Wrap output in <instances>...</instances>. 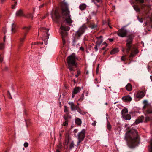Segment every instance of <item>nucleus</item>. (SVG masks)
<instances>
[{
    "instance_id": "55",
    "label": "nucleus",
    "mask_w": 152,
    "mask_h": 152,
    "mask_svg": "<svg viewBox=\"0 0 152 152\" xmlns=\"http://www.w3.org/2000/svg\"><path fill=\"white\" fill-rule=\"evenodd\" d=\"M80 50H81L82 51H83L84 50L83 48L82 47H80Z\"/></svg>"
},
{
    "instance_id": "3",
    "label": "nucleus",
    "mask_w": 152,
    "mask_h": 152,
    "mask_svg": "<svg viewBox=\"0 0 152 152\" xmlns=\"http://www.w3.org/2000/svg\"><path fill=\"white\" fill-rule=\"evenodd\" d=\"M62 15L63 18H65L66 22L69 24L71 23L72 21L71 19V16L69 14L70 12L69 11L68 7H62Z\"/></svg>"
},
{
    "instance_id": "64",
    "label": "nucleus",
    "mask_w": 152,
    "mask_h": 152,
    "mask_svg": "<svg viewBox=\"0 0 152 152\" xmlns=\"http://www.w3.org/2000/svg\"><path fill=\"white\" fill-rule=\"evenodd\" d=\"M141 7L142 8L143 7V6L142 5V4L141 5Z\"/></svg>"
},
{
    "instance_id": "52",
    "label": "nucleus",
    "mask_w": 152,
    "mask_h": 152,
    "mask_svg": "<svg viewBox=\"0 0 152 152\" xmlns=\"http://www.w3.org/2000/svg\"><path fill=\"white\" fill-rule=\"evenodd\" d=\"M65 108L64 110V112L66 113L68 111V110L66 106L65 107Z\"/></svg>"
},
{
    "instance_id": "6",
    "label": "nucleus",
    "mask_w": 152,
    "mask_h": 152,
    "mask_svg": "<svg viewBox=\"0 0 152 152\" xmlns=\"http://www.w3.org/2000/svg\"><path fill=\"white\" fill-rule=\"evenodd\" d=\"M51 15L53 20L55 21H56L60 17L59 13L56 10H52L51 13Z\"/></svg>"
},
{
    "instance_id": "4",
    "label": "nucleus",
    "mask_w": 152,
    "mask_h": 152,
    "mask_svg": "<svg viewBox=\"0 0 152 152\" xmlns=\"http://www.w3.org/2000/svg\"><path fill=\"white\" fill-rule=\"evenodd\" d=\"M87 28V27L85 24L80 27L78 30L75 33V37L73 40V42H75L77 39H79L81 36L85 32Z\"/></svg>"
},
{
    "instance_id": "58",
    "label": "nucleus",
    "mask_w": 152,
    "mask_h": 152,
    "mask_svg": "<svg viewBox=\"0 0 152 152\" xmlns=\"http://www.w3.org/2000/svg\"><path fill=\"white\" fill-rule=\"evenodd\" d=\"M76 94H74L73 92H72V98H73L75 96V95Z\"/></svg>"
},
{
    "instance_id": "59",
    "label": "nucleus",
    "mask_w": 152,
    "mask_h": 152,
    "mask_svg": "<svg viewBox=\"0 0 152 152\" xmlns=\"http://www.w3.org/2000/svg\"><path fill=\"white\" fill-rule=\"evenodd\" d=\"M8 69V68L7 67H6L5 68L4 70H7Z\"/></svg>"
},
{
    "instance_id": "43",
    "label": "nucleus",
    "mask_w": 152,
    "mask_h": 152,
    "mask_svg": "<svg viewBox=\"0 0 152 152\" xmlns=\"http://www.w3.org/2000/svg\"><path fill=\"white\" fill-rule=\"evenodd\" d=\"M125 55L123 56L121 58V60L122 61H124L125 59Z\"/></svg>"
},
{
    "instance_id": "21",
    "label": "nucleus",
    "mask_w": 152,
    "mask_h": 152,
    "mask_svg": "<svg viewBox=\"0 0 152 152\" xmlns=\"http://www.w3.org/2000/svg\"><path fill=\"white\" fill-rule=\"evenodd\" d=\"M86 5L85 4H81L79 6L80 9L82 10L85 9L86 7Z\"/></svg>"
},
{
    "instance_id": "31",
    "label": "nucleus",
    "mask_w": 152,
    "mask_h": 152,
    "mask_svg": "<svg viewBox=\"0 0 152 152\" xmlns=\"http://www.w3.org/2000/svg\"><path fill=\"white\" fill-rule=\"evenodd\" d=\"M148 114H152V108H149L147 111Z\"/></svg>"
},
{
    "instance_id": "8",
    "label": "nucleus",
    "mask_w": 152,
    "mask_h": 152,
    "mask_svg": "<svg viewBox=\"0 0 152 152\" xmlns=\"http://www.w3.org/2000/svg\"><path fill=\"white\" fill-rule=\"evenodd\" d=\"M102 40L100 38L98 39L97 41L96 42V45L97 46L98 48H99L100 46L104 45V46L101 49L103 50L105 49V48L107 46V44L105 42H104L102 44Z\"/></svg>"
},
{
    "instance_id": "30",
    "label": "nucleus",
    "mask_w": 152,
    "mask_h": 152,
    "mask_svg": "<svg viewBox=\"0 0 152 152\" xmlns=\"http://www.w3.org/2000/svg\"><path fill=\"white\" fill-rule=\"evenodd\" d=\"M64 118L66 121H67V119L69 118H70V117L69 116L68 114L66 113V115L64 116Z\"/></svg>"
},
{
    "instance_id": "45",
    "label": "nucleus",
    "mask_w": 152,
    "mask_h": 152,
    "mask_svg": "<svg viewBox=\"0 0 152 152\" xmlns=\"http://www.w3.org/2000/svg\"><path fill=\"white\" fill-rule=\"evenodd\" d=\"M138 20L141 23H142L143 22V20L142 18H139L138 17H137Z\"/></svg>"
},
{
    "instance_id": "17",
    "label": "nucleus",
    "mask_w": 152,
    "mask_h": 152,
    "mask_svg": "<svg viewBox=\"0 0 152 152\" xmlns=\"http://www.w3.org/2000/svg\"><path fill=\"white\" fill-rule=\"evenodd\" d=\"M144 117L143 116H141L138 118V119L136 120L135 122L136 123L138 124L142 122L143 119Z\"/></svg>"
},
{
    "instance_id": "50",
    "label": "nucleus",
    "mask_w": 152,
    "mask_h": 152,
    "mask_svg": "<svg viewBox=\"0 0 152 152\" xmlns=\"http://www.w3.org/2000/svg\"><path fill=\"white\" fill-rule=\"evenodd\" d=\"M16 3H17V2H15V5H12V9H14L15 8V6L16 5Z\"/></svg>"
},
{
    "instance_id": "33",
    "label": "nucleus",
    "mask_w": 152,
    "mask_h": 152,
    "mask_svg": "<svg viewBox=\"0 0 152 152\" xmlns=\"http://www.w3.org/2000/svg\"><path fill=\"white\" fill-rule=\"evenodd\" d=\"M107 129L109 130H110L111 129V126L109 122H108L107 124Z\"/></svg>"
},
{
    "instance_id": "34",
    "label": "nucleus",
    "mask_w": 152,
    "mask_h": 152,
    "mask_svg": "<svg viewBox=\"0 0 152 152\" xmlns=\"http://www.w3.org/2000/svg\"><path fill=\"white\" fill-rule=\"evenodd\" d=\"M151 119L148 116H146L145 117V122H147L149 121Z\"/></svg>"
},
{
    "instance_id": "16",
    "label": "nucleus",
    "mask_w": 152,
    "mask_h": 152,
    "mask_svg": "<svg viewBox=\"0 0 152 152\" xmlns=\"http://www.w3.org/2000/svg\"><path fill=\"white\" fill-rule=\"evenodd\" d=\"M145 94L143 92L140 91L138 92L136 94V97L137 98H141L143 97Z\"/></svg>"
},
{
    "instance_id": "15",
    "label": "nucleus",
    "mask_w": 152,
    "mask_h": 152,
    "mask_svg": "<svg viewBox=\"0 0 152 152\" xmlns=\"http://www.w3.org/2000/svg\"><path fill=\"white\" fill-rule=\"evenodd\" d=\"M11 30L12 34L15 33L16 31V25L14 23H12L11 27Z\"/></svg>"
},
{
    "instance_id": "42",
    "label": "nucleus",
    "mask_w": 152,
    "mask_h": 152,
    "mask_svg": "<svg viewBox=\"0 0 152 152\" xmlns=\"http://www.w3.org/2000/svg\"><path fill=\"white\" fill-rule=\"evenodd\" d=\"M96 121H94L92 123V125L95 126H96Z\"/></svg>"
},
{
    "instance_id": "46",
    "label": "nucleus",
    "mask_w": 152,
    "mask_h": 152,
    "mask_svg": "<svg viewBox=\"0 0 152 152\" xmlns=\"http://www.w3.org/2000/svg\"><path fill=\"white\" fill-rule=\"evenodd\" d=\"M151 147L150 149V152H152V140L151 142Z\"/></svg>"
},
{
    "instance_id": "7",
    "label": "nucleus",
    "mask_w": 152,
    "mask_h": 152,
    "mask_svg": "<svg viewBox=\"0 0 152 152\" xmlns=\"http://www.w3.org/2000/svg\"><path fill=\"white\" fill-rule=\"evenodd\" d=\"M132 39L131 37H129L127 39L126 44L127 48L126 50V52L127 53H129L132 47Z\"/></svg>"
},
{
    "instance_id": "18",
    "label": "nucleus",
    "mask_w": 152,
    "mask_h": 152,
    "mask_svg": "<svg viewBox=\"0 0 152 152\" xmlns=\"http://www.w3.org/2000/svg\"><path fill=\"white\" fill-rule=\"evenodd\" d=\"M80 90H81V88L80 87H76L75 88L73 92V93L74 94H76L77 93L80 92Z\"/></svg>"
},
{
    "instance_id": "24",
    "label": "nucleus",
    "mask_w": 152,
    "mask_h": 152,
    "mask_svg": "<svg viewBox=\"0 0 152 152\" xmlns=\"http://www.w3.org/2000/svg\"><path fill=\"white\" fill-rule=\"evenodd\" d=\"M119 50L117 48H114L110 52L111 54H114L118 52Z\"/></svg>"
},
{
    "instance_id": "28",
    "label": "nucleus",
    "mask_w": 152,
    "mask_h": 152,
    "mask_svg": "<svg viewBox=\"0 0 152 152\" xmlns=\"http://www.w3.org/2000/svg\"><path fill=\"white\" fill-rule=\"evenodd\" d=\"M85 91H84L82 93L81 97L78 99L79 101H82L84 99V94L85 93Z\"/></svg>"
},
{
    "instance_id": "60",
    "label": "nucleus",
    "mask_w": 152,
    "mask_h": 152,
    "mask_svg": "<svg viewBox=\"0 0 152 152\" xmlns=\"http://www.w3.org/2000/svg\"><path fill=\"white\" fill-rule=\"evenodd\" d=\"M109 40L111 41V42H112V41H113V39H109Z\"/></svg>"
},
{
    "instance_id": "10",
    "label": "nucleus",
    "mask_w": 152,
    "mask_h": 152,
    "mask_svg": "<svg viewBox=\"0 0 152 152\" xmlns=\"http://www.w3.org/2000/svg\"><path fill=\"white\" fill-rule=\"evenodd\" d=\"M39 30L44 33H45L47 35V37H46L45 38H44V37H43L42 39L44 40L45 41H47V40L49 38L48 36L49 35L48 34L49 29L48 28H46L44 27H40L39 28Z\"/></svg>"
},
{
    "instance_id": "44",
    "label": "nucleus",
    "mask_w": 152,
    "mask_h": 152,
    "mask_svg": "<svg viewBox=\"0 0 152 152\" xmlns=\"http://www.w3.org/2000/svg\"><path fill=\"white\" fill-rule=\"evenodd\" d=\"M143 102L145 104V105L144 106V107H145L146 105H147V101L145 100Z\"/></svg>"
},
{
    "instance_id": "53",
    "label": "nucleus",
    "mask_w": 152,
    "mask_h": 152,
    "mask_svg": "<svg viewBox=\"0 0 152 152\" xmlns=\"http://www.w3.org/2000/svg\"><path fill=\"white\" fill-rule=\"evenodd\" d=\"M98 47L97 46H96V45H95V46L94 47V49H95L96 51H97L98 50Z\"/></svg>"
},
{
    "instance_id": "63",
    "label": "nucleus",
    "mask_w": 152,
    "mask_h": 152,
    "mask_svg": "<svg viewBox=\"0 0 152 152\" xmlns=\"http://www.w3.org/2000/svg\"><path fill=\"white\" fill-rule=\"evenodd\" d=\"M4 1L5 0H1V2L3 3Z\"/></svg>"
},
{
    "instance_id": "41",
    "label": "nucleus",
    "mask_w": 152,
    "mask_h": 152,
    "mask_svg": "<svg viewBox=\"0 0 152 152\" xmlns=\"http://www.w3.org/2000/svg\"><path fill=\"white\" fill-rule=\"evenodd\" d=\"M136 1H138L140 3H143L144 2V0H136Z\"/></svg>"
},
{
    "instance_id": "62",
    "label": "nucleus",
    "mask_w": 152,
    "mask_h": 152,
    "mask_svg": "<svg viewBox=\"0 0 152 152\" xmlns=\"http://www.w3.org/2000/svg\"><path fill=\"white\" fill-rule=\"evenodd\" d=\"M150 78L151 80L152 81V76H151L150 77Z\"/></svg>"
},
{
    "instance_id": "35",
    "label": "nucleus",
    "mask_w": 152,
    "mask_h": 152,
    "mask_svg": "<svg viewBox=\"0 0 152 152\" xmlns=\"http://www.w3.org/2000/svg\"><path fill=\"white\" fill-rule=\"evenodd\" d=\"M134 10H135L136 11H139L140 10V9L137 6H135L134 7Z\"/></svg>"
},
{
    "instance_id": "2",
    "label": "nucleus",
    "mask_w": 152,
    "mask_h": 152,
    "mask_svg": "<svg viewBox=\"0 0 152 152\" xmlns=\"http://www.w3.org/2000/svg\"><path fill=\"white\" fill-rule=\"evenodd\" d=\"M77 58L75 55L74 53L72 54L67 58V61L68 64V68L70 71L74 70L73 66L76 65L75 62Z\"/></svg>"
},
{
    "instance_id": "57",
    "label": "nucleus",
    "mask_w": 152,
    "mask_h": 152,
    "mask_svg": "<svg viewBox=\"0 0 152 152\" xmlns=\"http://www.w3.org/2000/svg\"><path fill=\"white\" fill-rule=\"evenodd\" d=\"M44 4H43L39 6V8H41L43 7H44Z\"/></svg>"
},
{
    "instance_id": "5",
    "label": "nucleus",
    "mask_w": 152,
    "mask_h": 152,
    "mask_svg": "<svg viewBox=\"0 0 152 152\" xmlns=\"http://www.w3.org/2000/svg\"><path fill=\"white\" fill-rule=\"evenodd\" d=\"M85 130L84 129L78 134L77 135L78 141L77 143V145H79L80 142L84 140L85 137Z\"/></svg>"
},
{
    "instance_id": "29",
    "label": "nucleus",
    "mask_w": 152,
    "mask_h": 152,
    "mask_svg": "<svg viewBox=\"0 0 152 152\" xmlns=\"http://www.w3.org/2000/svg\"><path fill=\"white\" fill-rule=\"evenodd\" d=\"M91 29H97L98 28L97 26L95 25H91L90 26Z\"/></svg>"
},
{
    "instance_id": "40",
    "label": "nucleus",
    "mask_w": 152,
    "mask_h": 152,
    "mask_svg": "<svg viewBox=\"0 0 152 152\" xmlns=\"http://www.w3.org/2000/svg\"><path fill=\"white\" fill-rule=\"evenodd\" d=\"M28 143L27 142H25L24 144V146L26 148L28 147Z\"/></svg>"
},
{
    "instance_id": "12",
    "label": "nucleus",
    "mask_w": 152,
    "mask_h": 152,
    "mask_svg": "<svg viewBox=\"0 0 152 152\" xmlns=\"http://www.w3.org/2000/svg\"><path fill=\"white\" fill-rule=\"evenodd\" d=\"M122 99L126 102H130L132 100V98L130 96L128 95L123 97Z\"/></svg>"
},
{
    "instance_id": "13",
    "label": "nucleus",
    "mask_w": 152,
    "mask_h": 152,
    "mask_svg": "<svg viewBox=\"0 0 152 152\" xmlns=\"http://www.w3.org/2000/svg\"><path fill=\"white\" fill-rule=\"evenodd\" d=\"M138 53V51L135 48H134L131 51V53L130 55V57H133L134 56L135 54H137Z\"/></svg>"
},
{
    "instance_id": "25",
    "label": "nucleus",
    "mask_w": 152,
    "mask_h": 152,
    "mask_svg": "<svg viewBox=\"0 0 152 152\" xmlns=\"http://www.w3.org/2000/svg\"><path fill=\"white\" fill-rule=\"evenodd\" d=\"M61 34L62 36V39L63 41V44L64 45L65 44V41L64 39V37L65 36V35L64 34V32L63 31H61Z\"/></svg>"
},
{
    "instance_id": "20",
    "label": "nucleus",
    "mask_w": 152,
    "mask_h": 152,
    "mask_svg": "<svg viewBox=\"0 0 152 152\" xmlns=\"http://www.w3.org/2000/svg\"><path fill=\"white\" fill-rule=\"evenodd\" d=\"M128 113V110L126 109H124L122 110L121 111L122 115V117H125V115L127 114Z\"/></svg>"
},
{
    "instance_id": "37",
    "label": "nucleus",
    "mask_w": 152,
    "mask_h": 152,
    "mask_svg": "<svg viewBox=\"0 0 152 152\" xmlns=\"http://www.w3.org/2000/svg\"><path fill=\"white\" fill-rule=\"evenodd\" d=\"M4 48V45L3 43L0 44V49H2Z\"/></svg>"
},
{
    "instance_id": "48",
    "label": "nucleus",
    "mask_w": 152,
    "mask_h": 152,
    "mask_svg": "<svg viewBox=\"0 0 152 152\" xmlns=\"http://www.w3.org/2000/svg\"><path fill=\"white\" fill-rule=\"evenodd\" d=\"M80 74V72L79 71H78L77 72V74L75 75V77H77Z\"/></svg>"
},
{
    "instance_id": "32",
    "label": "nucleus",
    "mask_w": 152,
    "mask_h": 152,
    "mask_svg": "<svg viewBox=\"0 0 152 152\" xmlns=\"http://www.w3.org/2000/svg\"><path fill=\"white\" fill-rule=\"evenodd\" d=\"M92 1L94 2V4H96V3H100L101 2L102 0H91Z\"/></svg>"
},
{
    "instance_id": "27",
    "label": "nucleus",
    "mask_w": 152,
    "mask_h": 152,
    "mask_svg": "<svg viewBox=\"0 0 152 152\" xmlns=\"http://www.w3.org/2000/svg\"><path fill=\"white\" fill-rule=\"evenodd\" d=\"M76 123L78 125H80L81 124V121L80 119L77 118L75 120Z\"/></svg>"
},
{
    "instance_id": "19",
    "label": "nucleus",
    "mask_w": 152,
    "mask_h": 152,
    "mask_svg": "<svg viewBox=\"0 0 152 152\" xmlns=\"http://www.w3.org/2000/svg\"><path fill=\"white\" fill-rule=\"evenodd\" d=\"M60 28L61 30L64 31H68L69 30V27L65 26H61L60 27Z\"/></svg>"
},
{
    "instance_id": "54",
    "label": "nucleus",
    "mask_w": 152,
    "mask_h": 152,
    "mask_svg": "<svg viewBox=\"0 0 152 152\" xmlns=\"http://www.w3.org/2000/svg\"><path fill=\"white\" fill-rule=\"evenodd\" d=\"M85 93H86V96H88V91H85Z\"/></svg>"
},
{
    "instance_id": "11",
    "label": "nucleus",
    "mask_w": 152,
    "mask_h": 152,
    "mask_svg": "<svg viewBox=\"0 0 152 152\" xmlns=\"http://www.w3.org/2000/svg\"><path fill=\"white\" fill-rule=\"evenodd\" d=\"M31 28L30 26H29L28 27H23V29L25 30V32L24 34V36L21 37L20 38V40L21 42H23L24 41V40L25 39V36L26 35V33L28 32V31Z\"/></svg>"
},
{
    "instance_id": "26",
    "label": "nucleus",
    "mask_w": 152,
    "mask_h": 152,
    "mask_svg": "<svg viewBox=\"0 0 152 152\" xmlns=\"http://www.w3.org/2000/svg\"><path fill=\"white\" fill-rule=\"evenodd\" d=\"M123 117L124 119L127 120H129L131 118V116L129 114H126L125 117Z\"/></svg>"
},
{
    "instance_id": "39",
    "label": "nucleus",
    "mask_w": 152,
    "mask_h": 152,
    "mask_svg": "<svg viewBox=\"0 0 152 152\" xmlns=\"http://www.w3.org/2000/svg\"><path fill=\"white\" fill-rule=\"evenodd\" d=\"M70 147L71 148H72L74 147V144L73 142H71V143L70 144Z\"/></svg>"
},
{
    "instance_id": "47",
    "label": "nucleus",
    "mask_w": 152,
    "mask_h": 152,
    "mask_svg": "<svg viewBox=\"0 0 152 152\" xmlns=\"http://www.w3.org/2000/svg\"><path fill=\"white\" fill-rule=\"evenodd\" d=\"M27 17H29V18H33V17L32 16V15L31 14V13H30L28 15H27Z\"/></svg>"
},
{
    "instance_id": "61",
    "label": "nucleus",
    "mask_w": 152,
    "mask_h": 152,
    "mask_svg": "<svg viewBox=\"0 0 152 152\" xmlns=\"http://www.w3.org/2000/svg\"><path fill=\"white\" fill-rule=\"evenodd\" d=\"M55 152H60V151L58 149H57Z\"/></svg>"
},
{
    "instance_id": "1",
    "label": "nucleus",
    "mask_w": 152,
    "mask_h": 152,
    "mask_svg": "<svg viewBox=\"0 0 152 152\" xmlns=\"http://www.w3.org/2000/svg\"><path fill=\"white\" fill-rule=\"evenodd\" d=\"M129 147L132 148L137 146L139 143V138L135 130H131L126 134Z\"/></svg>"
},
{
    "instance_id": "14",
    "label": "nucleus",
    "mask_w": 152,
    "mask_h": 152,
    "mask_svg": "<svg viewBox=\"0 0 152 152\" xmlns=\"http://www.w3.org/2000/svg\"><path fill=\"white\" fill-rule=\"evenodd\" d=\"M16 15L17 16L20 17L24 16L23 11L21 9L18 10L16 12Z\"/></svg>"
},
{
    "instance_id": "9",
    "label": "nucleus",
    "mask_w": 152,
    "mask_h": 152,
    "mask_svg": "<svg viewBox=\"0 0 152 152\" xmlns=\"http://www.w3.org/2000/svg\"><path fill=\"white\" fill-rule=\"evenodd\" d=\"M127 31L124 28H122L118 30L117 32L118 35L121 37H124L126 36Z\"/></svg>"
},
{
    "instance_id": "51",
    "label": "nucleus",
    "mask_w": 152,
    "mask_h": 152,
    "mask_svg": "<svg viewBox=\"0 0 152 152\" xmlns=\"http://www.w3.org/2000/svg\"><path fill=\"white\" fill-rule=\"evenodd\" d=\"M42 44V43H41L39 42H34V45H36V44Z\"/></svg>"
},
{
    "instance_id": "38",
    "label": "nucleus",
    "mask_w": 152,
    "mask_h": 152,
    "mask_svg": "<svg viewBox=\"0 0 152 152\" xmlns=\"http://www.w3.org/2000/svg\"><path fill=\"white\" fill-rule=\"evenodd\" d=\"M57 149H58L59 150L62 148L61 144V143H59V145L57 146Z\"/></svg>"
},
{
    "instance_id": "22",
    "label": "nucleus",
    "mask_w": 152,
    "mask_h": 152,
    "mask_svg": "<svg viewBox=\"0 0 152 152\" xmlns=\"http://www.w3.org/2000/svg\"><path fill=\"white\" fill-rule=\"evenodd\" d=\"M126 90L129 91H131L132 89V86L129 83H128L126 85Z\"/></svg>"
},
{
    "instance_id": "56",
    "label": "nucleus",
    "mask_w": 152,
    "mask_h": 152,
    "mask_svg": "<svg viewBox=\"0 0 152 152\" xmlns=\"http://www.w3.org/2000/svg\"><path fill=\"white\" fill-rule=\"evenodd\" d=\"M8 94H9L10 95V98L11 99H12V97H11V94H10V92L8 91Z\"/></svg>"
},
{
    "instance_id": "49",
    "label": "nucleus",
    "mask_w": 152,
    "mask_h": 152,
    "mask_svg": "<svg viewBox=\"0 0 152 152\" xmlns=\"http://www.w3.org/2000/svg\"><path fill=\"white\" fill-rule=\"evenodd\" d=\"M3 61V57L1 55H0V62H2Z\"/></svg>"
},
{
    "instance_id": "36",
    "label": "nucleus",
    "mask_w": 152,
    "mask_h": 152,
    "mask_svg": "<svg viewBox=\"0 0 152 152\" xmlns=\"http://www.w3.org/2000/svg\"><path fill=\"white\" fill-rule=\"evenodd\" d=\"M68 121H65L63 123V125L65 126H66L68 125Z\"/></svg>"
},
{
    "instance_id": "23",
    "label": "nucleus",
    "mask_w": 152,
    "mask_h": 152,
    "mask_svg": "<svg viewBox=\"0 0 152 152\" xmlns=\"http://www.w3.org/2000/svg\"><path fill=\"white\" fill-rule=\"evenodd\" d=\"M69 104L70 105L71 108L72 110H75V105L74 103L72 102H69Z\"/></svg>"
}]
</instances>
